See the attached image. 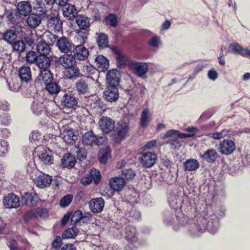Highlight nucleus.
<instances>
[{
    "mask_svg": "<svg viewBox=\"0 0 250 250\" xmlns=\"http://www.w3.org/2000/svg\"><path fill=\"white\" fill-rule=\"evenodd\" d=\"M106 22L112 26H116L118 24L117 18L114 14L109 15L106 18Z\"/></svg>",
    "mask_w": 250,
    "mask_h": 250,
    "instance_id": "13d9d810",
    "label": "nucleus"
},
{
    "mask_svg": "<svg viewBox=\"0 0 250 250\" xmlns=\"http://www.w3.org/2000/svg\"><path fill=\"white\" fill-rule=\"evenodd\" d=\"M53 80L52 74L47 69H41L40 73L36 80V82L40 84L48 83Z\"/></svg>",
    "mask_w": 250,
    "mask_h": 250,
    "instance_id": "f8f14e48",
    "label": "nucleus"
},
{
    "mask_svg": "<svg viewBox=\"0 0 250 250\" xmlns=\"http://www.w3.org/2000/svg\"><path fill=\"white\" fill-rule=\"evenodd\" d=\"M63 6V15L68 20L73 19L77 15V10L74 5L66 4Z\"/></svg>",
    "mask_w": 250,
    "mask_h": 250,
    "instance_id": "c756f323",
    "label": "nucleus"
},
{
    "mask_svg": "<svg viewBox=\"0 0 250 250\" xmlns=\"http://www.w3.org/2000/svg\"><path fill=\"white\" fill-rule=\"evenodd\" d=\"M38 57L35 52L30 51L28 52L26 56V61L30 63L34 62L37 60Z\"/></svg>",
    "mask_w": 250,
    "mask_h": 250,
    "instance_id": "052dcab7",
    "label": "nucleus"
},
{
    "mask_svg": "<svg viewBox=\"0 0 250 250\" xmlns=\"http://www.w3.org/2000/svg\"><path fill=\"white\" fill-rule=\"evenodd\" d=\"M61 103L64 106L71 108L76 105L77 102L74 95L70 92H68L63 95Z\"/></svg>",
    "mask_w": 250,
    "mask_h": 250,
    "instance_id": "a211bd4d",
    "label": "nucleus"
},
{
    "mask_svg": "<svg viewBox=\"0 0 250 250\" xmlns=\"http://www.w3.org/2000/svg\"><path fill=\"white\" fill-rule=\"evenodd\" d=\"M77 91L79 94L87 93L89 91L88 79H80L75 83Z\"/></svg>",
    "mask_w": 250,
    "mask_h": 250,
    "instance_id": "bb28decb",
    "label": "nucleus"
},
{
    "mask_svg": "<svg viewBox=\"0 0 250 250\" xmlns=\"http://www.w3.org/2000/svg\"><path fill=\"white\" fill-rule=\"evenodd\" d=\"M37 50L40 55H47L49 54L51 48L45 41H40L37 45Z\"/></svg>",
    "mask_w": 250,
    "mask_h": 250,
    "instance_id": "e433bc0d",
    "label": "nucleus"
},
{
    "mask_svg": "<svg viewBox=\"0 0 250 250\" xmlns=\"http://www.w3.org/2000/svg\"><path fill=\"white\" fill-rule=\"evenodd\" d=\"M46 101L44 100L42 97H39L37 99H35L31 106V109L33 113L36 116H39L44 113L46 109Z\"/></svg>",
    "mask_w": 250,
    "mask_h": 250,
    "instance_id": "423d86ee",
    "label": "nucleus"
},
{
    "mask_svg": "<svg viewBox=\"0 0 250 250\" xmlns=\"http://www.w3.org/2000/svg\"><path fill=\"white\" fill-rule=\"evenodd\" d=\"M135 176V174L131 169H125L123 170L122 176L123 179L126 180H131Z\"/></svg>",
    "mask_w": 250,
    "mask_h": 250,
    "instance_id": "6e6d98bb",
    "label": "nucleus"
},
{
    "mask_svg": "<svg viewBox=\"0 0 250 250\" xmlns=\"http://www.w3.org/2000/svg\"><path fill=\"white\" fill-rule=\"evenodd\" d=\"M117 86L108 85L104 92V98L107 101L112 102L116 101L119 98Z\"/></svg>",
    "mask_w": 250,
    "mask_h": 250,
    "instance_id": "2eb2a0df",
    "label": "nucleus"
},
{
    "mask_svg": "<svg viewBox=\"0 0 250 250\" xmlns=\"http://www.w3.org/2000/svg\"><path fill=\"white\" fill-rule=\"evenodd\" d=\"M17 38V34L12 30H7L3 35V39L9 43L12 44Z\"/></svg>",
    "mask_w": 250,
    "mask_h": 250,
    "instance_id": "49530a36",
    "label": "nucleus"
},
{
    "mask_svg": "<svg viewBox=\"0 0 250 250\" xmlns=\"http://www.w3.org/2000/svg\"><path fill=\"white\" fill-rule=\"evenodd\" d=\"M52 181V179L50 176L43 173L36 177L35 184L38 187L43 188L50 186Z\"/></svg>",
    "mask_w": 250,
    "mask_h": 250,
    "instance_id": "dca6fc26",
    "label": "nucleus"
},
{
    "mask_svg": "<svg viewBox=\"0 0 250 250\" xmlns=\"http://www.w3.org/2000/svg\"><path fill=\"white\" fill-rule=\"evenodd\" d=\"M61 64L64 67L67 68L73 66L75 64V59L73 55L64 54L59 59Z\"/></svg>",
    "mask_w": 250,
    "mask_h": 250,
    "instance_id": "cd10ccee",
    "label": "nucleus"
},
{
    "mask_svg": "<svg viewBox=\"0 0 250 250\" xmlns=\"http://www.w3.org/2000/svg\"><path fill=\"white\" fill-rule=\"evenodd\" d=\"M30 140L34 142L36 145L37 144V142H39L42 139L41 135L37 131H33L32 132L30 136Z\"/></svg>",
    "mask_w": 250,
    "mask_h": 250,
    "instance_id": "0e129e2a",
    "label": "nucleus"
},
{
    "mask_svg": "<svg viewBox=\"0 0 250 250\" xmlns=\"http://www.w3.org/2000/svg\"><path fill=\"white\" fill-rule=\"evenodd\" d=\"M19 73L22 81L27 82L31 79V69L28 66H22L20 69Z\"/></svg>",
    "mask_w": 250,
    "mask_h": 250,
    "instance_id": "c9c22d12",
    "label": "nucleus"
},
{
    "mask_svg": "<svg viewBox=\"0 0 250 250\" xmlns=\"http://www.w3.org/2000/svg\"><path fill=\"white\" fill-rule=\"evenodd\" d=\"M101 130L105 133H109L114 128V122L109 117L103 116L99 122Z\"/></svg>",
    "mask_w": 250,
    "mask_h": 250,
    "instance_id": "6e6552de",
    "label": "nucleus"
},
{
    "mask_svg": "<svg viewBox=\"0 0 250 250\" xmlns=\"http://www.w3.org/2000/svg\"><path fill=\"white\" fill-rule=\"evenodd\" d=\"M95 63L96 67L101 71L107 69L109 66L108 61L103 55H99L95 58Z\"/></svg>",
    "mask_w": 250,
    "mask_h": 250,
    "instance_id": "a878e982",
    "label": "nucleus"
},
{
    "mask_svg": "<svg viewBox=\"0 0 250 250\" xmlns=\"http://www.w3.org/2000/svg\"><path fill=\"white\" fill-rule=\"evenodd\" d=\"M104 206V201L101 198L92 199L89 202V207L90 210L93 213H100Z\"/></svg>",
    "mask_w": 250,
    "mask_h": 250,
    "instance_id": "9b49d317",
    "label": "nucleus"
},
{
    "mask_svg": "<svg viewBox=\"0 0 250 250\" xmlns=\"http://www.w3.org/2000/svg\"><path fill=\"white\" fill-rule=\"evenodd\" d=\"M35 152L39 159L45 165H50L53 162V158L51 151L46 148L38 146L35 149Z\"/></svg>",
    "mask_w": 250,
    "mask_h": 250,
    "instance_id": "7ed1b4c3",
    "label": "nucleus"
},
{
    "mask_svg": "<svg viewBox=\"0 0 250 250\" xmlns=\"http://www.w3.org/2000/svg\"><path fill=\"white\" fill-rule=\"evenodd\" d=\"M13 49L18 53L21 54L25 50V45L23 41H18L14 42Z\"/></svg>",
    "mask_w": 250,
    "mask_h": 250,
    "instance_id": "603ef678",
    "label": "nucleus"
},
{
    "mask_svg": "<svg viewBox=\"0 0 250 250\" xmlns=\"http://www.w3.org/2000/svg\"><path fill=\"white\" fill-rule=\"evenodd\" d=\"M75 157L70 153L65 154L62 159V165L64 167L71 168L74 167L76 164Z\"/></svg>",
    "mask_w": 250,
    "mask_h": 250,
    "instance_id": "2f4dec72",
    "label": "nucleus"
},
{
    "mask_svg": "<svg viewBox=\"0 0 250 250\" xmlns=\"http://www.w3.org/2000/svg\"><path fill=\"white\" fill-rule=\"evenodd\" d=\"M57 46L61 52L64 53L70 52L72 49L71 43L65 37H62L57 40Z\"/></svg>",
    "mask_w": 250,
    "mask_h": 250,
    "instance_id": "f3484780",
    "label": "nucleus"
},
{
    "mask_svg": "<svg viewBox=\"0 0 250 250\" xmlns=\"http://www.w3.org/2000/svg\"><path fill=\"white\" fill-rule=\"evenodd\" d=\"M45 89L50 94L56 95L60 91V87L57 83L51 82L46 84Z\"/></svg>",
    "mask_w": 250,
    "mask_h": 250,
    "instance_id": "c03bdc74",
    "label": "nucleus"
},
{
    "mask_svg": "<svg viewBox=\"0 0 250 250\" xmlns=\"http://www.w3.org/2000/svg\"><path fill=\"white\" fill-rule=\"evenodd\" d=\"M41 21L42 19L40 16L35 13L29 15L26 19L27 25L32 28H35L38 26Z\"/></svg>",
    "mask_w": 250,
    "mask_h": 250,
    "instance_id": "c85d7f7f",
    "label": "nucleus"
},
{
    "mask_svg": "<svg viewBox=\"0 0 250 250\" xmlns=\"http://www.w3.org/2000/svg\"><path fill=\"white\" fill-rule=\"evenodd\" d=\"M3 204L6 208H16L20 205V200L15 194L9 193L4 198Z\"/></svg>",
    "mask_w": 250,
    "mask_h": 250,
    "instance_id": "4468645a",
    "label": "nucleus"
},
{
    "mask_svg": "<svg viewBox=\"0 0 250 250\" xmlns=\"http://www.w3.org/2000/svg\"><path fill=\"white\" fill-rule=\"evenodd\" d=\"M72 198L73 196L70 194L64 196L60 201V206L63 208L68 206L72 202Z\"/></svg>",
    "mask_w": 250,
    "mask_h": 250,
    "instance_id": "4d7b16f0",
    "label": "nucleus"
},
{
    "mask_svg": "<svg viewBox=\"0 0 250 250\" xmlns=\"http://www.w3.org/2000/svg\"><path fill=\"white\" fill-rule=\"evenodd\" d=\"M5 15L11 22H15L18 19L19 16L16 9L6 10Z\"/></svg>",
    "mask_w": 250,
    "mask_h": 250,
    "instance_id": "09e8293b",
    "label": "nucleus"
},
{
    "mask_svg": "<svg viewBox=\"0 0 250 250\" xmlns=\"http://www.w3.org/2000/svg\"><path fill=\"white\" fill-rule=\"evenodd\" d=\"M74 55L79 60H84L89 55L88 50L83 45H78L73 50Z\"/></svg>",
    "mask_w": 250,
    "mask_h": 250,
    "instance_id": "aec40b11",
    "label": "nucleus"
},
{
    "mask_svg": "<svg viewBox=\"0 0 250 250\" xmlns=\"http://www.w3.org/2000/svg\"><path fill=\"white\" fill-rule=\"evenodd\" d=\"M136 229L134 227L128 226L125 229V238L126 240L130 242H136L137 237L136 235Z\"/></svg>",
    "mask_w": 250,
    "mask_h": 250,
    "instance_id": "37998d69",
    "label": "nucleus"
},
{
    "mask_svg": "<svg viewBox=\"0 0 250 250\" xmlns=\"http://www.w3.org/2000/svg\"><path fill=\"white\" fill-rule=\"evenodd\" d=\"M89 175L93 180L95 184H98L101 180V175L100 171L98 169H91Z\"/></svg>",
    "mask_w": 250,
    "mask_h": 250,
    "instance_id": "864d4df0",
    "label": "nucleus"
},
{
    "mask_svg": "<svg viewBox=\"0 0 250 250\" xmlns=\"http://www.w3.org/2000/svg\"><path fill=\"white\" fill-rule=\"evenodd\" d=\"M157 159V155L154 152H143L141 153L140 163L144 167L149 168L156 163Z\"/></svg>",
    "mask_w": 250,
    "mask_h": 250,
    "instance_id": "39448f33",
    "label": "nucleus"
},
{
    "mask_svg": "<svg viewBox=\"0 0 250 250\" xmlns=\"http://www.w3.org/2000/svg\"><path fill=\"white\" fill-rule=\"evenodd\" d=\"M129 66L140 77H144L148 69L147 63L144 62H136L131 61L129 63Z\"/></svg>",
    "mask_w": 250,
    "mask_h": 250,
    "instance_id": "20e7f679",
    "label": "nucleus"
},
{
    "mask_svg": "<svg viewBox=\"0 0 250 250\" xmlns=\"http://www.w3.org/2000/svg\"><path fill=\"white\" fill-rule=\"evenodd\" d=\"M29 217H34L35 218H45L47 216V211L46 209L38 208H34L26 214Z\"/></svg>",
    "mask_w": 250,
    "mask_h": 250,
    "instance_id": "473e14b6",
    "label": "nucleus"
},
{
    "mask_svg": "<svg viewBox=\"0 0 250 250\" xmlns=\"http://www.w3.org/2000/svg\"><path fill=\"white\" fill-rule=\"evenodd\" d=\"M106 141L107 138L105 136L98 137L92 131L86 132L82 137L83 144L86 146H100L106 143Z\"/></svg>",
    "mask_w": 250,
    "mask_h": 250,
    "instance_id": "f03ea898",
    "label": "nucleus"
},
{
    "mask_svg": "<svg viewBox=\"0 0 250 250\" xmlns=\"http://www.w3.org/2000/svg\"><path fill=\"white\" fill-rule=\"evenodd\" d=\"M151 120L150 112L147 108L144 109L142 113L140 119V125L142 127H146Z\"/></svg>",
    "mask_w": 250,
    "mask_h": 250,
    "instance_id": "58836bf2",
    "label": "nucleus"
},
{
    "mask_svg": "<svg viewBox=\"0 0 250 250\" xmlns=\"http://www.w3.org/2000/svg\"><path fill=\"white\" fill-rule=\"evenodd\" d=\"M185 170L189 171L196 170L199 167V162L194 159H188L184 163Z\"/></svg>",
    "mask_w": 250,
    "mask_h": 250,
    "instance_id": "ea45409f",
    "label": "nucleus"
},
{
    "mask_svg": "<svg viewBox=\"0 0 250 250\" xmlns=\"http://www.w3.org/2000/svg\"><path fill=\"white\" fill-rule=\"evenodd\" d=\"M44 37L47 38L52 43L56 41L57 42V40H58V36L50 32H46L44 35Z\"/></svg>",
    "mask_w": 250,
    "mask_h": 250,
    "instance_id": "338daca9",
    "label": "nucleus"
},
{
    "mask_svg": "<svg viewBox=\"0 0 250 250\" xmlns=\"http://www.w3.org/2000/svg\"><path fill=\"white\" fill-rule=\"evenodd\" d=\"M156 145V140H151L146 144L142 147V150L143 151L146 150L147 149H151L154 147Z\"/></svg>",
    "mask_w": 250,
    "mask_h": 250,
    "instance_id": "69168bd1",
    "label": "nucleus"
},
{
    "mask_svg": "<svg viewBox=\"0 0 250 250\" xmlns=\"http://www.w3.org/2000/svg\"><path fill=\"white\" fill-rule=\"evenodd\" d=\"M176 136H172L171 138L170 139L168 143H169L173 149L178 148L181 146V143L178 141L177 138L175 137Z\"/></svg>",
    "mask_w": 250,
    "mask_h": 250,
    "instance_id": "bf43d9fd",
    "label": "nucleus"
},
{
    "mask_svg": "<svg viewBox=\"0 0 250 250\" xmlns=\"http://www.w3.org/2000/svg\"><path fill=\"white\" fill-rule=\"evenodd\" d=\"M82 216L83 213L82 211L80 210L76 211L72 215L71 219V222L73 224L76 223L82 218Z\"/></svg>",
    "mask_w": 250,
    "mask_h": 250,
    "instance_id": "e2e57ef3",
    "label": "nucleus"
},
{
    "mask_svg": "<svg viewBox=\"0 0 250 250\" xmlns=\"http://www.w3.org/2000/svg\"><path fill=\"white\" fill-rule=\"evenodd\" d=\"M91 98L92 101H94L90 104L93 112L99 114L103 113L106 108L105 104L96 95L92 96Z\"/></svg>",
    "mask_w": 250,
    "mask_h": 250,
    "instance_id": "9d476101",
    "label": "nucleus"
},
{
    "mask_svg": "<svg viewBox=\"0 0 250 250\" xmlns=\"http://www.w3.org/2000/svg\"><path fill=\"white\" fill-rule=\"evenodd\" d=\"M33 5V8L44 17H48L49 15L48 12L46 9L44 4L41 0H34L31 1Z\"/></svg>",
    "mask_w": 250,
    "mask_h": 250,
    "instance_id": "72a5a7b5",
    "label": "nucleus"
},
{
    "mask_svg": "<svg viewBox=\"0 0 250 250\" xmlns=\"http://www.w3.org/2000/svg\"><path fill=\"white\" fill-rule=\"evenodd\" d=\"M148 44L153 47H158L161 43V41L158 36H155L152 37L148 42Z\"/></svg>",
    "mask_w": 250,
    "mask_h": 250,
    "instance_id": "680f3d73",
    "label": "nucleus"
},
{
    "mask_svg": "<svg viewBox=\"0 0 250 250\" xmlns=\"http://www.w3.org/2000/svg\"><path fill=\"white\" fill-rule=\"evenodd\" d=\"M17 10L19 15L26 16L31 12L32 6L29 2L22 1L18 3Z\"/></svg>",
    "mask_w": 250,
    "mask_h": 250,
    "instance_id": "412c9836",
    "label": "nucleus"
},
{
    "mask_svg": "<svg viewBox=\"0 0 250 250\" xmlns=\"http://www.w3.org/2000/svg\"><path fill=\"white\" fill-rule=\"evenodd\" d=\"M129 130V125L127 123H123L116 128V133L114 139L118 143L121 142L126 137Z\"/></svg>",
    "mask_w": 250,
    "mask_h": 250,
    "instance_id": "ddd939ff",
    "label": "nucleus"
},
{
    "mask_svg": "<svg viewBox=\"0 0 250 250\" xmlns=\"http://www.w3.org/2000/svg\"><path fill=\"white\" fill-rule=\"evenodd\" d=\"M235 149V143L230 140H225L219 144L220 152L226 155L231 154Z\"/></svg>",
    "mask_w": 250,
    "mask_h": 250,
    "instance_id": "1a4fd4ad",
    "label": "nucleus"
},
{
    "mask_svg": "<svg viewBox=\"0 0 250 250\" xmlns=\"http://www.w3.org/2000/svg\"><path fill=\"white\" fill-rule=\"evenodd\" d=\"M39 200V197L36 193L25 192L22 196L21 203L28 207H34L37 205Z\"/></svg>",
    "mask_w": 250,
    "mask_h": 250,
    "instance_id": "0eeeda50",
    "label": "nucleus"
},
{
    "mask_svg": "<svg viewBox=\"0 0 250 250\" xmlns=\"http://www.w3.org/2000/svg\"><path fill=\"white\" fill-rule=\"evenodd\" d=\"M47 27L51 30L59 32L62 29V22L57 17H52L47 22Z\"/></svg>",
    "mask_w": 250,
    "mask_h": 250,
    "instance_id": "b1692460",
    "label": "nucleus"
},
{
    "mask_svg": "<svg viewBox=\"0 0 250 250\" xmlns=\"http://www.w3.org/2000/svg\"><path fill=\"white\" fill-rule=\"evenodd\" d=\"M8 144L5 141H2L0 142V154H4L7 152Z\"/></svg>",
    "mask_w": 250,
    "mask_h": 250,
    "instance_id": "774afa93",
    "label": "nucleus"
},
{
    "mask_svg": "<svg viewBox=\"0 0 250 250\" xmlns=\"http://www.w3.org/2000/svg\"><path fill=\"white\" fill-rule=\"evenodd\" d=\"M200 157L204 161L212 163L214 162L218 157L217 153L214 149H208L204 154L200 155Z\"/></svg>",
    "mask_w": 250,
    "mask_h": 250,
    "instance_id": "393cba45",
    "label": "nucleus"
},
{
    "mask_svg": "<svg viewBox=\"0 0 250 250\" xmlns=\"http://www.w3.org/2000/svg\"><path fill=\"white\" fill-rule=\"evenodd\" d=\"M61 137L66 144H73L78 140L79 133L76 129L68 125H63L61 129Z\"/></svg>",
    "mask_w": 250,
    "mask_h": 250,
    "instance_id": "f257e3e1",
    "label": "nucleus"
},
{
    "mask_svg": "<svg viewBox=\"0 0 250 250\" xmlns=\"http://www.w3.org/2000/svg\"><path fill=\"white\" fill-rule=\"evenodd\" d=\"M125 182L122 177H116L111 178L109 181L110 188L116 191H121L125 187Z\"/></svg>",
    "mask_w": 250,
    "mask_h": 250,
    "instance_id": "4be33fe9",
    "label": "nucleus"
},
{
    "mask_svg": "<svg viewBox=\"0 0 250 250\" xmlns=\"http://www.w3.org/2000/svg\"><path fill=\"white\" fill-rule=\"evenodd\" d=\"M172 136H176L179 138H186L191 136L188 134L180 133L178 130L172 129L167 132L164 136V138H167Z\"/></svg>",
    "mask_w": 250,
    "mask_h": 250,
    "instance_id": "8fccbe9b",
    "label": "nucleus"
},
{
    "mask_svg": "<svg viewBox=\"0 0 250 250\" xmlns=\"http://www.w3.org/2000/svg\"><path fill=\"white\" fill-rule=\"evenodd\" d=\"M79 231V230L76 228H69L63 232L62 238L65 239L73 238L77 235Z\"/></svg>",
    "mask_w": 250,
    "mask_h": 250,
    "instance_id": "de8ad7c7",
    "label": "nucleus"
},
{
    "mask_svg": "<svg viewBox=\"0 0 250 250\" xmlns=\"http://www.w3.org/2000/svg\"><path fill=\"white\" fill-rule=\"evenodd\" d=\"M120 74L118 70H109L106 75V80L109 85L118 86L120 82Z\"/></svg>",
    "mask_w": 250,
    "mask_h": 250,
    "instance_id": "6ab92c4d",
    "label": "nucleus"
},
{
    "mask_svg": "<svg viewBox=\"0 0 250 250\" xmlns=\"http://www.w3.org/2000/svg\"><path fill=\"white\" fill-rule=\"evenodd\" d=\"M83 70L85 74L88 75V77H89L90 78L92 79L93 80L97 78V77H96L95 78L91 77V76L92 74H95V73H97L98 72L97 69L94 68L92 66H85L84 67Z\"/></svg>",
    "mask_w": 250,
    "mask_h": 250,
    "instance_id": "5fc2aeb1",
    "label": "nucleus"
},
{
    "mask_svg": "<svg viewBox=\"0 0 250 250\" xmlns=\"http://www.w3.org/2000/svg\"><path fill=\"white\" fill-rule=\"evenodd\" d=\"M47 55H39L36 60L37 65L41 69H47L50 65V60Z\"/></svg>",
    "mask_w": 250,
    "mask_h": 250,
    "instance_id": "4c0bfd02",
    "label": "nucleus"
},
{
    "mask_svg": "<svg viewBox=\"0 0 250 250\" xmlns=\"http://www.w3.org/2000/svg\"><path fill=\"white\" fill-rule=\"evenodd\" d=\"M97 42L99 46L101 48L107 47L108 45V39L107 35L104 34H100L97 38Z\"/></svg>",
    "mask_w": 250,
    "mask_h": 250,
    "instance_id": "3c124183",
    "label": "nucleus"
},
{
    "mask_svg": "<svg viewBox=\"0 0 250 250\" xmlns=\"http://www.w3.org/2000/svg\"><path fill=\"white\" fill-rule=\"evenodd\" d=\"M76 21L78 26L81 29L86 30L89 27V20L85 16L78 15L76 17Z\"/></svg>",
    "mask_w": 250,
    "mask_h": 250,
    "instance_id": "f704fd0d",
    "label": "nucleus"
},
{
    "mask_svg": "<svg viewBox=\"0 0 250 250\" xmlns=\"http://www.w3.org/2000/svg\"><path fill=\"white\" fill-rule=\"evenodd\" d=\"M116 53L117 55L116 59L117 61V64L118 67H123L127 63L129 65V63L131 61H129V58L125 53L120 51H117Z\"/></svg>",
    "mask_w": 250,
    "mask_h": 250,
    "instance_id": "7c9ffc66",
    "label": "nucleus"
},
{
    "mask_svg": "<svg viewBox=\"0 0 250 250\" xmlns=\"http://www.w3.org/2000/svg\"><path fill=\"white\" fill-rule=\"evenodd\" d=\"M98 156L100 163L102 164H105L110 156V151L107 148L101 149Z\"/></svg>",
    "mask_w": 250,
    "mask_h": 250,
    "instance_id": "a18cd8bd",
    "label": "nucleus"
},
{
    "mask_svg": "<svg viewBox=\"0 0 250 250\" xmlns=\"http://www.w3.org/2000/svg\"><path fill=\"white\" fill-rule=\"evenodd\" d=\"M72 151L76 155L77 159L80 161L84 160L86 158L87 152L84 147L75 146L72 148Z\"/></svg>",
    "mask_w": 250,
    "mask_h": 250,
    "instance_id": "79ce46f5",
    "label": "nucleus"
},
{
    "mask_svg": "<svg viewBox=\"0 0 250 250\" xmlns=\"http://www.w3.org/2000/svg\"><path fill=\"white\" fill-rule=\"evenodd\" d=\"M229 51L236 54H239L247 57L250 51L248 48H245L236 42L231 43L229 46Z\"/></svg>",
    "mask_w": 250,
    "mask_h": 250,
    "instance_id": "5701e85b",
    "label": "nucleus"
},
{
    "mask_svg": "<svg viewBox=\"0 0 250 250\" xmlns=\"http://www.w3.org/2000/svg\"><path fill=\"white\" fill-rule=\"evenodd\" d=\"M67 68L64 71V74L68 78L72 79L80 76L79 69L75 65Z\"/></svg>",
    "mask_w": 250,
    "mask_h": 250,
    "instance_id": "a19ab883",
    "label": "nucleus"
}]
</instances>
